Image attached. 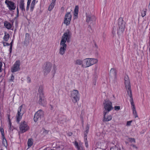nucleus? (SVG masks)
<instances>
[{
    "label": "nucleus",
    "instance_id": "37",
    "mask_svg": "<svg viewBox=\"0 0 150 150\" xmlns=\"http://www.w3.org/2000/svg\"><path fill=\"white\" fill-rule=\"evenodd\" d=\"M115 110H118L120 109V106H115L114 107Z\"/></svg>",
    "mask_w": 150,
    "mask_h": 150
},
{
    "label": "nucleus",
    "instance_id": "25",
    "mask_svg": "<svg viewBox=\"0 0 150 150\" xmlns=\"http://www.w3.org/2000/svg\"><path fill=\"white\" fill-rule=\"evenodd\" d=\"M54 5L55 3L54 2H52L51 4L49 6V7L48 9L49 11H51L53 8Z\"/></svg>",
    "mask_w": 150,
    "mask_h": 150
},
{
    "label": "nucleus",
    "instance_id": "31",
    "mask_svg": "<svg viewBox=\"0 0 150 150\" xmlns=\"http://www.w3.org/2000/svg\"><path fill=\"white\" fill-rule=\"evenodd\" d=\"M129 140L131 142H134V143H135V139L134 138H129Z\"/></svg>",
    "mask_w": 150,
    "mask_h": 150
},
{
    "label": "nucleus",
    "instance_id": "34",
    "mask_svg": "<svg viewBox=\"0 0 150 150\" xmlns=\"http://www.w3.org/2000/svg\"><path fill=\"white\" fill-rule=\"evenodd\" d=\"M14 79V76L12 74L11 75V79H10V81L13 82Z\"/></svg>",
    "mask_w": 150,
    "mask_h": 150
},
{
    "label": "nucleus",
    "instance_id": "36",
    "mask_svg": "<svg viewBox=\"0 0 150 150\" xmlns=\"http://www.w3.org/2000/svg\"><path fill=\"white\" fill-rule=\"evenodd\" d=\"M84 141H85V144L86 147L87 148H88V144L87 139H86V140L84 139Z\"/></svg>",
    "mask_w": 150,
    "mask_h": 150
},
{
    "label": "nucleus",
    "instance_id": "7",
    "mask_svg": "<svg viewBox=\"0 0 150 150\" xmlns=\"http://www.w3.org/2000/svg\"><path fill=\"white\" fill-rule=\"evenodd\" d=\"M44 112L41 110L37 111L35 114L34 117V120L36 122L40 120L43 117Z\"/></svg>",
    "mask_w": 150,
    "mask_h": 150
},
{
    "label": "nucleus",
    "instance_id": "51",
    "mask_svg": "<svg viewBox=\"0 0 150 150\" xmlns=\"http://www.w3.org/2000/svg\"><path fill=\"white\" fill-rule=\"evenodd\" d=\"M66 120L65 118L64 119V120H63L64 122H65L66 121Z\"/></svg>",
    "mask_w": 150,
    "mask_h": 150
},
{
    "label": "nucleus",
    "instance_id": "24",
    "mask_svg": "<svg viewBox=\"0 0 150 150\" xmlns=\"http://www.w3.org/2000/svg\"><path fill=\"white\" fill-rule=\"evenodd\" d=\"M28 148H29L31 147L33 144V139H29L28 140Z\"/></svg>",
    "mask_w": 150,
    "mask_h": 150
},
{
    "label": "nucleus",
    "instance_id": "21",
    "mask_svg": "<svg viewBox=\"0 0 150 150\" xmlns=\"http://www.w3.org/2000/svg\"><path fill=\"white\" fill-rule=\"evenodd\" d=\"M83 61L81 59H78L75 60L74 61V63L75 65H81L82 66V65H83Z\"/></svg>",
    "mask_w": 150,
    "mask_h": 150
},
{
    "label": "nucleus",
    "instance_id": "27",
    "mask_svg": "<svg viewBox=\"0 0 150 150\" xmlns=\"http://www.w3.org/2000/svg\"><path fill=\"white\" fill-rule=\"evenodd\" d=\"M35 3L32 2L31 4L30 7V11H33L34 8L35 7Z\"/></svg>",
    "mask_w": 150,
    "mask_h": 150
},
{
    "label": "nucleus",
    "instance_id": "55",
    "mask_svg": "<svg viewBox=\"0 0 150 150\" xmlns=\"http://www.w3.org/2000/svg\"><path fill=\"white\" fill-rule=\"evenodd\" d=\"M18 14H18V13H17V17H18Z\"/></svg>",
    "mask_w": 150,
    "mask_h": 150
},
{
    "label": "nucleus",
    "instance_id": "44",
    "mask_svg": "<svg viewBox=\"0 0 150 150\" xmlns=\"http://www.w3.org/2000/svg\"><path fill=\"white\" fill-rule=\"evenodd\" d=\"M68 134L69 136H71L72 134V133L71 132H69L68 133Z\"/></svg>",
    "mask_w": 150,
    "mask_h": 150
},
{
    "label": "nucleus",
    "instance_id": "35",
    "mask_svg": "<svg viewBox=\"0 0 150 150\" xmlns=\"http://www.w3.org/2000/svg\"><path fill=\"white\" fill-rule=\"evenodd\" d=\"M110 150H119L118 148L115 146H114L111 148L110 149Z\"/></svg>",
    "mask_w": 150,
    "mask_h": 150
},
{
    "label": "nucleus",
    "instance_id": "11",
    "mask_svg": "<svg viewBox=\"0 0 150 150\" xmlns=\"http://www.w3.org/2000/svg\"><path fill=\"white\" fill-rule=\"evenodd\" d=\"M20 63L19 60L16 61L13 65L11 69V71L12 72L18 71L20 69Z\"/></svg>",
    "mask_w": 150,
    "mask_h": 150
},
{
    "label": "nucleus",
    "instance_id": "33",
    "mask_svg": "<svg viewBox=\"0 0 150 150\" xmlns=\"http://www.w3.org/2000/svg\"><path fill=\"white\" fill-rule=\"evenodd\" d=\"M2 43L3 44V45L4 46H9V43H7V42H5L4 41H3Z\"/></svg>",
    "mask_w": 150,
    "mask_h": 150
},
{
    "label": "nucleus",
    "instance_id": "58",
    "mask_svg": "<svg viewBox=\"0 0 150 150\" xmlns=\"http://www.w3.org/2000/svg\"><path fill=\"white\" fill-rule=\"evenodd\" d=\"M50 106H51V108H52V106L51 105H50Z\"/></svg>",
    "mask_w": 150,
    "mask_h": 150
},
{
    "label": "nucleus",
    "instance_id": "49",
    "mask_svg": "<svg viewBox=\"0 0 150 150\" xmlns=\"http://www.w3.org/2000/svg\"><path fill=\"white\" fill-rule=\"evenodd\" d=\"M27 35L29 36V34L27 33H26V35H25L26 37L27 36Z\"/></svg>",
    "mask_w": 150,
    "mask_h": 150
},
{
    "label": "nucleus",
    "instance_id": "57",
    "mask_svg": "<svg viewBox=\"0 0 150 150\" xmlns=\"http://www.w3.org/2000/svg\"><path fill=\"white\" fill-rule=\"evenodd\" d=\"M89 27H90V28H91V26H89Z\"/></svg>",
    "mask_w": 150,
    "mask_h": 150
},
{
    "label": "nucleus",
    "instance_id": "3",
    "mask_svg": "<svg viewBox=\"0 0 150 150\" xmlns=\"http://www.w3.org/2000/svg\"><path fill=\"white\" fill-rule=\"evenodd\" d=\"M83 65H82V67L86 68L98 62L96 59L93 58H87L83 60Z\"/></svg>",
    "mask_w": 150,
    "mask_h": 150
},
{
    "label": "nucleus",
    "instance_id": "9",
    "mask_svg": "<svg viewBox=\"0 0 150 150\" xmlns=\"http://www.w3.org/2000/svg\"><path fill=\"white\" fill-rule=\"evenodd\" d=\"M20 131L22 133H24L29 129V127L27 123L25 121L21 122L19 126Z\"/></svg>",
    "mask_w": 150,
    "mask_h": 150
},
{
    "label": "nucleus",
    "instance_id": "40",
    "mask_svg": "<svg viewBox=\"0 0 150 150\" xmlns=\"http://www.w3.org/2000/svg\"><path fill=\"white\" fill-rule=\"evenodd\" d=\"M27 81H28V83H30L31 82V79L29 77H27Z\"/></svg>",
    "mask_w": 150,
    "mask_h": 150
},
{
    "label": "nucleus",
    "instance_id": "46",
    "mask_svg": "<svg viewBox=\"0 0 150 150\" xmlns=\"http://www.w3.org/2000/svg\"><path fill=\"white\" fill-rule=\"evenodd\" d=\"M94 80H95V82H93V84L95 85H96V79H94Z\"/></svg>",
    "mask_w": 150,
    "mask_h": 150
},
{
    "label": "nucleus",
    "instance_id": "17",
    "mask_svg": "<svg viewBox=\"0 0 150 150\" xmlns=\"http://www.w3.org/2000/svg\"><path fill=\"white\" fill-rule=\"evenodd\" d=\"M74 145L78 150H85L84 148L83 147L82 143H80L79 144L77 141H75Z\"/></svg>",
    "mask_w": 150,
    "mask_h": 150
},
{
    "label": "nucleus",
    "instance_id": "13",
    "mask_svg": "<svg viewBox=\"0 0 150 150\" xmlns=\"http://www.w3.org/2000/svg\"><path fill=\"white\" fill-rule=\"evenodd\" d=\"M5 3L10 10H14L15 9L16 6L15 5V4L13 2L9 1L8 0H6Z\"/></svg>",
    "mask_w": 150,
    "mask_h": 150
},
{
    "label": "nucleus",
    "instance_id": "20",
    "mask_svg": "<svg viewBox=\"0 0 150 150\" xmlns=\"http://www.w3.org/2000/svg\"><path fill=\"white\" fill-rule=\"evenodd\" d=\"M110 75L114 76L115 78L116 77L117 73L116 70L112 68L110 71Z\"/></svg>",
    "mask_w": 150,
    "mask_h": 150
},
{
    "label": "nucleus",
    "instance_id": "5",
    "mask_svg": "<svg viewBox=\"0 0 150 150\" xmlns=\"http://www.w3.org/2000/svg\"><path fill=\"white\" fill-rule=\"evenodd\" d=\"M71 97L72 102L74 103L77 102L79 100V93L76 90H73L71 91Z\"/></svg>",
    "mask_w": 150,
    "mask_h": 150
},
{
    "label": "nucleus",
    "instance_id": "18",
    "mask_svg": "<svg viewBox=\"0 0 150 150\" xmlns=\"http://www.w3.org/2000/svg\"><path fill=\"white\" fill-rule=\"evenodd\" d=\"M79 8L78 6H75L74 13V19L77 18L79 11Z\"/></svg>",
    "mask_w": 150,
    "mask_h": 150
},
{
    "label": "nucleus",
    "instance_id": "54",
    "mask_svg": "<svg viewBox=\"0 0 150 150\" xmlns=\"http://www.w3.org/2000/svg\"><path fill=\"white\" fill-rule=\"evenodd\" d=\"M61 9H63V10H64V7H62Z\"/></svg>",
    "mask_w": 150,
    "mask_h": 150
},
{
    "label": "nucleus",
    "instance_id": "4",
    "mask_svg": "<svg viewBox=\"0 0 150 150\" xmlns=\"http://www.w3.org/2000/svg\"><path fill=\"white\" fill-rule=\"evenodd\" d=\"M118 28L117 30V33L118 35L122 34L125 28V22L122 18H119L118 20Z\"/></svg>",
    "mask_w": 150,
    "mask_h": 150
},
{
    "label": "nucleus",
    "instance_id": "52",
    "mask_svg": "<svg viewBox=\"0 0 150 150\" xmlns=\"http://www.w3.org/2000/svg\"><path fill=\"white\" fill-rule=\"evenodd\" d=\"M56 0H52V2L54 3Z\"/></svg>",
    "mask_w": 150,
    "mask_h": 150
},
{
    "label": "nucleus",
    "instance_id": "23",
    "mask_svg": "<svg viewBox=\"0 0 150 150\" xmlns=\"http://www.w3.org/2000/svg\"><path fill=\"white\" fill-rule=\"evenodd\" d=\"M4 26L8 29H10L11 28V23L7 21H5Z\"/></svg>",
    "mask_w": 150,
    "mask_h": 150
},
{
    "label": "nucleus",
    "instance_id": "14",
    "mask_svg": "<svg viewBox=\"0 0 150 150\" xmlns=\"http://www.w3.org/2000/svg\"><path fill=\"white\" fill-rule=\"evenodd\" d=\"M71 16L70 12L67 13L64 18V23L67 25H68L69 23L71 20Z\"/></svg>",
    "mask_w": 150,
    "mask_h": 150
},
{
    "label": "nucleus",
    "instance_id": "47",
    "mask_svg": "<svg viewBox=\"0 0 150 150\" xmlns=\"http://www.w3.org/2000/svg\"><path fill=\"white\" fill-rule=\"evenodd\" d=\"M17 13L18 14H19V10L18 8L17 7Z\"/></svg>",
    "mask_w": 150,
    "mask_h": 150
},
{
    "label": "nucleus",
    "instance_id": "39",
    "mask_svg": "<svg viewBox=\"0 0 150 150\" xmlns=\"http://www.w3.org/2000/svg\"><path fill=\"white\" fill-rule=\"evenodd\" d=\"M87 133H86V132H84V139H87Z\"/></svg>",
    "mask_w": 150,
    "mask_h": 150
},
{
    "label": "nucleus",
    "instance_id": "32",
    "mask_svg": "<svg viewBox=\"0 0 150 150\" xmlns=\"http://www.w3.org/2000/svg\"><path fill=\"white\" fill-rule=\"evenodd\" d=\"M86 131L85 132L87 133V134L88 133V130L89 129V125H87L86 127Z\"/></svg>",
    "mask_w": 150,
    "mask_h": 150
},
{
    "label": "nucleus",
    "instance_id": "53",
    "mask_svg": "<svg viewBox=\"0 0 150 150\" xmlns=\"http://www.w3.org/2000/svg\"><path fill=\"white\" fill-rule=\"evenodd\" d=\"M35 1H36V0H33V1L32 2L35 3Z\"/></svg>",
    "mask_w": 150,
    "mask_h": 150
},
{
    "label": "nucleus",
    "instance_id": "28",
    "mask_svg": "<svg viewBox=\"0 0 150 150\" xmlns=\"http://www.w3.org/2000/svg\"><path fill=\"white\" fill-rule=\"evenodd\" d=\"M8 120L9 121V129L10 130H13L12 127H13L11 126V122L9 118V116L8 117Z\"/></svg>",
    "mask_w": 150,
    "mask_h": 150
},
{
    "label": "nucleus",
    "instance_id": "8",
    "mask_svg": "<svg viewBox=\"0 0 150 150\" xmlns=\"http://www.w3.org/2000/svg\"><path fill=\"white\" fill-rule=\"evenodd\" d=\"M52 67V64L50 62L46 63L43 69L44 75H47L51 71Z\"/></svg>",
    "mask_w": 150,
    "mask_h": 150
},
{
    "label": "nucleus",
    "instance_id": "12",
    "mask_svg": "<svg viewBox=\"0 0 150 150\" xmlns=\"http://www.w3.org/2000/svg\"><path fill=\"white\" fill-rule=\"evenodd\" d=\"M39 100L38 103L40 105H44L45 103V101L44 100L43 93L41 89L39 90Z\"/></svg>",
    "mask_w": 150,
    "mask_h": 150
},
{
    "label": "nucleus",
    "instance_id": "10",
    "mask_svg": "<svg viewBox=\"0 0 150 150\" xmlns=\"http://www.w3.org/2000/svg\"><path fill=\"white\" fill-rule=\"evenodd\" d=\"M23 105H21L18 108L17 115H16V121L18 123L21 120L22 116L24 113L22 111Z\"/></svg>",
    "mask_w": 150,
    "mask_h": 150
},
{
    "label": "nucleus",
    "instance_id": "2",
    "mask_svg": "<svg viewBox=\"0 0 150 150\" xmlns=\"http://www.w3.org/2000/svg\"><path fill=\"white\" fill-rule=\"evenodd\" d=\"M71 35V32L68 29L63 34L60 45L59 53L60 54L63 55L65 53L67 48V45L65 43L67 41L68 42H70Z\"/></svg>",
    "mask_w": 150,
    "mask_h": 150
},
{
    "label": "nucleus",
    "instance_id": "48",
    "mask_svg": "<svg viewBox=\"0 0 150 150\" xmlns=\"http://www.w3.org/2000/svg\"><path fill=\"white\" fill-rule=\"evenodd\" d=\"M132 146L134 148H137V147L135 145H133Z\"/></svg>",
    "mask_w": 150,
    "mask_h": 150
},
{
    "label": "nucleus",
    "instance_id": "16",
    "mask_svg": "<svg viewBox=\"0 0 150 150\" xmlns=\"http://www.w3.org/2000/svg\"><path fill=\"white\" fill-rule=\"evenodd\" d=\"M86 22L87 23L95 21L96 18L94 16H91L89 14H86Z\"/></svg>",
    "mask_w": 150,
    "mask_h": 150
},
{
    "label": "nucleus",
    "instance_id": "26",
    "mask_svg": "<svg viewBox=\"0 0 150 150\" xmlns=\"http://www.w3.org/2000/svg\"><path fill=\"white\" fill-rule=\"evenodd\" d=\"M146 8L143 9L142 11H141V16L142 17H144L146 15Z\"/></svg>",
    "mask_w": 150,
    "mask_h": 150
},
{
    "label": "nucleus",
    "instance_id": "50",
    "mask_svg": "<svg viewBox=\"0 0 150 150\" xmlns=\"http://www.w3.org/2000/svg\"><path fill=\"white\" fill-rule=\"evenodd\" d=\"M45 131V132L46 133H48V131H47L45 130V131H44V132Z\"/></svg>",
    "mask_w": 150,
    "mask_h": 150
},
{
    "label": "nucleus",
    "instance_id": "1",
    "mask_svg": "<svg viewBox=\"0 0 150 150\" xmlns=\"http://www.w3.org/2000/svg\"><path fill=\"white\" fill-rule=\"evenodd\" d=\"M124 80L125 85L127 91V94L130 98V101L132 106V108L133 111V114L134 116L136 118L138 117V115L136 111V108L132 97L130 81L128 76L126 75L125 76Z\"/></svg>",
    "mask_w": 150,
    "mask_h": 150
},
{
    "label": "nucleus",
    "instance_id": "15",
    "mask_svg": "<svg viewBox=\"0 0 150 150\" xmlns=\"http://www.w3.org/2000/svg\"><path fill=\"white\" fill-rule=\"evenodd\" d=\"M108 113L105 111H103L104 118L103 120V122H108L110 120L112 119V116L110 115H106V114Z\"/></svg>",
    "mask_w": 150,
    "mask_h": 150
},
{
    "label": "nucleus",
    "instance_id": "59",
    "mask_svg": "<svg viewBox=\"0 0 150 150\" xmlns=\"http://www.w3.org/2000/svg\"><path fill=\"white\" fill-rule=\"evenodd\" d=\"M0 150H3L2 149H0Z\"/></svg>",
    "mask_w": 150,
    "mask_h": 150
},
{
    "label": "nucleus",
    "instance_id": "41",
    "mask_svg": "<svg viewBox=\"0 0 150 150\" xmlns=\"http://www.w3.org/2000/svg\"><path fill=\"white\" fill-rule=\"evenodd\" d=\"M2 65V63L0 62V72L1 71V69Z\"/></svg>",
    "mask_w": 150,
    "mask_h": 150
},
{
    "label": "nucleus",
    "instance_id": "30",
    "mask_svg": "<svg viewBox=\"0 0 150 150\" xmlns=\"http://www.w3.org/2000/svg\"><path fill=\"white\" fill-rule=\"evenodd\" d=\"M13 42V40H12L11 42L9 44V45H10L9 50L10 53H11V52H12V46Z\"/></svg>",
    "mask_w": 150,
    "mask_h": 150
},
{
    "label": "nucleus",
    "instance_id": "6",
    "mask_svg": "<svg viewBox=\"0 0 150 150\" xmlns=\"http://www.w3.org/2000/svg\"><path fill=\"white\" fill-rule=\"evenodd\" d=\"M104 108L105 112H109L113 108L112 102L109 100H105L103 103Z\"/></svg>",
    "mask_w": 150,
    "mask_h": 150
},
{
    "label": "nucleus",
    "instance_id": "22",
    "mask_svg": "<svg viewBox=\"0 0 150 150\" xmlns=\"http://www.w3.org/2000/svg\"><path fill=\"white\" fill-rule=\"evenodd\" d=\"M9 35L8 33H7L5 32L4 33V35L3 37L4 40L3 41H4L5 42H7L9 39Z\"/></svg>",
    "mask_w": 150,
    "mask_h": 150
},
{
    "label": "nucleus",
    "instance_id": "42",
    "mask_svg": "<svg viewBox=\"0 0 150 150\" xmlns=\"http://www.w3.org/2000/svg\"><path fill=\"white\" fill-rule=\"evenodd\" d=\"M31 0H28L27 5H30Z\"/></svg>",
    "mask_w": 150,
    "mask_h": 150
},
{
    "label": "nucleus",
    "instance_id": "29",
    "mask_svg": "<svg viewBox=\"0 0 150 150\" xmlns=\"http://www.w3.org/2000/svg\"><path fill=\"white\" fill-rule=\"evenodd\" d=\"M116 30V27L115 26H113L112 27V33L113 35V36L115 34V32Z\"/></svg>",
    "mask_w": 150,
    "mask_h": 150
},
{
    "label": "nucleus",
    "instance_id": "43",
    "mask_svg": "<svg viewBox=\"0 0 150 150\" xmlns=\"http://www.w3.org/2000/svg\"><path fill=\"white\" fill-rule=\"evenodd\" d=\"M30 6L29 5H27L26 8V10L27 11H28L29 9Z\"/></svg>",
    "mask_w": 150,
    "mask_h": 150
},
{
    "label": "nucleus",
    "instance_id": "38",
    "mask_svg": "<svg viewBox=\"0 0 150 150\" xmlns=\"http://www.w3.org/2000/svg\"><path fill=\"white\" fill-rule=\"evenodd\" d=\"M132 122V121H130L127 122V126H130Z\"/></svg>",
    "mask_w": 150,
    "mask_h": 150
},
{
    "label": "nucleus",
    "instance_id": "56",
    "mask_svg": "<svg viewBox=\"0 0 150 150\" xmlns=\"http://www.w3.org/2000/svg\"><path fill=\"white\" fill-rule=\"evenodd\" d=\"M149 50L150 51V47L149 48Z\"/></svg>",
    "mask_w": 150,
    "mask_h": 150
},
{
    "label": "nucleus",
    "instance_id": "19",
    "mask_svg": "<svg viewBox=\"0 0 150 150\" xmlns=\"http://www.w3.org/2000/svg\"><path fill=\"white\" fill-rule=\"evenodd\" d=\"M24 0H20V8L23 12H24L25 10L24 8Z\"/></svg>",
    "mask_w": 150,
    "mask_h": 150
},
{
    "label": "nucleus",
    "instance_id": "45",
    "mask_svg": "<svg viewBox=\"0 0 150 150\" xmlns=\"http://www.w3.org/2000/svg\"><path fill=\"white\" fill-rule=\"evenodd\" d=\"M52 71H53V72H54L53 73L54 74L55 73V72H56L55 68H53Z\"/></svg>",
    "mask_w": 150,
    "mask_h": 150
}]
</instances>
